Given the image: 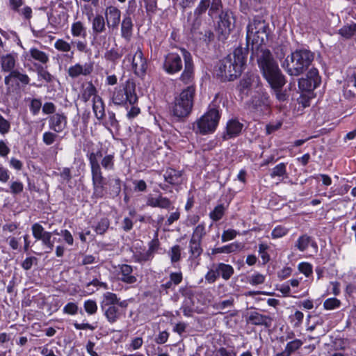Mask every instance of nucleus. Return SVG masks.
I'll return each mask as SVG.
<instances>
[{"label":"nucleus","instance_id":"f257e3e1","mask_svg":"<svg viewBox=\"0 0 356 356\" xmlns=\"http://www.w3.org/2000/svg\"><path fill=\"white\" fill-rule=\"evenodd\" d=\"M246 40L251 42L252 56L257 60L264 76L273 88H280L285 84L284 76L275 61L270 50L264 44L268 41L270 28L262 17H254L247 26Z\"/></svg>","mask_w":356,"mask_h":356},{"label":"nucleus","instance_id":"f03ea898","mask_svg":"<svg viewBox=\"0 0 356 356\" xmlns=\"http://www.w3.org/2000/svg\"><path fill=\"white\" fill-rule=\"evenodd\" d=\"M89 163L91 169L92 182L93 193L92 198H103L107 193L106 180L104 177L101 169L99 159L101 160V165L106 170H113L114 169V156L113 154H107L102 157V153L100 150L96 152H91L88 154Z\"/></svg>","mask_w":356,"mask_h":356},{"label":"nucleus","instance_id":"7ed1b4c3","mask_svg":"<svg viewBox=\"0 0 356 356\" xmlns=\"http://www.w3.org/2000/svg\"><path fill=\"white\" fill-rule=\"evenodd\" d=\"M248 51L241 47L236 48L232 54L222 59L216 69V74L222 81H231L239 76Z\"/></svg>","mask_w":356,"mask_h":356},{"label":"nucleus","instance_id":"20e7f679","mask_svg":"<svg viewBox=\"0 0 356 356\" xmlns=\"http://www.w3.org/2000/svg\"><path fill=\"white\" fill-rule=\"evenodd\" d=\"M314 58V54L309 50H296L285 58L282 66L289 75L299 76L309 67Z\"/></svg>","mask_w":356,"mask_h":356},{"label":"nucleus","instance_id":"39448f33","mask_svg":"<svg viewBox=\"0 0 356 356\" xmlns=\"http://www.w3.org/2000/svg\"><path fill=\"white\" fill-rule=\"evenodd\" d=\"M195 94V88L190 85L177 95L171 108L172 115L178 119L187 117L192 111Z\"/></svg>","mask_w":356,"mask_h":356},{"label":"nucleus","instance_id":"423d86ee","mask_svg":"<svg viewBox=\"0 0 356 356\" xmlns=\"http://www.w3.org/2000/svg\"><path fill=\"white\" fill-rule=\"evenodd\" d=\"M220 118L219 111L215 105H209L208 111L196 121L193 129L202 134L212 133L216 130Z\"/></svg>","mask_w":356,"mask_h":356},{"label":"nucleus","instance_id":"0eeeda50","mask_svg":"<svg viewBox=\"0 0 356 356\" xmlns=\"http://www.w3.org/2000/svg\"><path fill=\"white\" fill-rule=\"evenodd\" d=\"M222 9V0H200L194 10L195 19L191 24V31H195L199 29L201 24V17L207 10H208L209 16L213 18V16L217 15Z\"/></svg>","mask_w":356,"mask_h":356},{"label":"nucleus","instance_id":"6e6552de","mask_svg":"<svg viewBox=\"0 0 356 356\" xmlns=\"http://www.w3.org/2000/svg\"><path fill=\"white\" fill-rule=\"evenodd\" d=\"M111 99L116 105H123L127 102L134 105L138 102L135 84L127 81L124 84L115 88L111 95Z\"/></svg>","mask_w":356,"mask_h":356},{"label":"nucleus","instance_id":"1a4fd4ad","mask_svg":"<svg viewBox=\"0 0 356 356\" xmlns=\"http://www.w3.org/2000/svg\"><path fill=\"white\" fill-rule=\"evenodd\" d=\"M218 27V40H226L231 31L235 26V17L232 11L229 9L220 10Z\"/></svg>","mask_w":356,"mask_h":356},{"label":"nucleus","instance_id":"9d476101","mask_svg":"<svg viewBox=\"0 0 356 356\" xmlns=\"http://www.w3.org/2000/svg\"><path fill=\"white\" fill-rule=\"evenodd\" d=\"M321 83V78L316 68L311 69L307 74L306 78H302L298 81L299 88L302 90L312 91Z\"/></svg>","mask_w":356,"mask_h":356},{"label":"nucleus","instance_id":"9b49d317","mask_svg":"<svg viewBox=\"0 0 356 356\" xmlns=\"http://www.w3.org/2000/svg\"><path fill=\"white\" fill-rule=\"evenodd\" d=\"M182 60L176 53H169L165 56L163 64V70L168 74H173L182 69Z\"/></svg>","mask_w":356,"mask_h":356},{"label":"nucleus","instance_id":"f8f14e48","mask_svg":"<svg viewBox=\"0 0 356 356\" xmlns=\"http://www.w3.org/2000/svg\"><path fill=\"white\" fill-rule=\"evenodd\" d=\"M181 51L184 59V70L180 76V81L184 84H191L194 79L193 63L191 54L185 49Z\"/></svg>","mask_w":356,"mask_h":356},{"label":"nucleus","instance_id":"ddd939ff","mask_svg":"<svg viewBox=\"0 0 356 356\" xmlns=\"http://www.w3.org/2000/svg\"><path fill=\"white\" fill-rule=\"evenodd\" d=\"M94 70V63L92 62L85 63L81 64L76 63L71 65L67 70L68 76L74 79L80 76H90Z\"/></svg>","mask_w":356,"mask_h":356},{"label":"nucleus","instance_id":"4468645a","mask_svg":"<svg viewBox=\"0 0 356 356\" xmlns=\"http://www.w3.org/2000/svg\"><path fill=\"white\" fill-rule=\"evenodd\" d=\"M246 322L253 325L264 326L268 328L271 326L273 318L257 311H250L246 314Z\"/></svg>","mask_w":356,"mask_h":356},{"label":"nucleus","instance_id":"2eb2a0df","mask_svg":"<svg viewBox=\"0 0 356 356\" xmlns=\"http://www.w3.org/2000/svg\"><path fill=\"white\" fill-rule=\"evenodd\" d=\"M132 67L138 76H142L146 72L147 63L140 47L137 49L132 57Z\"/></svg>","mask_w":356,"mask_h":356},{"label":"nucleus","instance_id":"dca6fc26","mask_svg":"<svg viewBox=\"0 0 356 356\" xmlns=\"http://www.w3.org/2000/svg\"><path fill=\"white\" fill-rule=\"evenodd\" d=\"M118 279L126 284H134L137 282V276L134 273L133 267L128 264H122L118 266Z\"/></svg>","mask_w":356,"mask_h":356},{"label":"nucleus","instance_id":"f3484780","mask_svg":"<svg viewBox=\"0 0 356 356\" xmlns=\"http://www.w3.org/2000/svg\"><path fill=\"white\" fill-rule=\"evenodd\" d=\"M180 293L185 299L181 306L184 315L186 316H191L193 311L194 302L193 300V293L192 290L188 287H183L179 289Z\"/></svg>","mask_w":356,"mask_h":356},{"label":"nucleus","instance_id":"a211bd4d","mask_svg":"<svg viewBox=\"0 0 356 356\" xmlns=\"http://www.w3.org/2000/svg\"><path fill=\"white\" fill-rule=\"evenodd\" d=\"M105 16L107 26L113 29H117L121 18V11L115 6H110L106 8Z\"/></svg>","mask_w":356,"mask_h":356},{"label":"nucleus","instance_id":"6ab92c4d","mask_svg":"<svg viewBox=\"0 0 356 356\" xmlns=\"http://www.w3.org/2000/svg\"><path fill=\"white\" fill-rule=\"evenodd\" d=\"M12 79H17L21 83L27 85L29 83L30 79L26 74L21 73L19 70H15L10 72V74L5 76L4 83L7 86V92L10 93L13 89V86L10 83Z\"/></svg>","mask_w":356,"mask_h":356},{"label":"nucleus","instance_id":"aec40b11","mask_svg":"<svg viewBox=\"0 0 356 356\" xmlns=\"http://www.w3.org/2000/svg\"><path fill=\"white\" fill-rule=\"evenodd\" d=\"M67 117L63 113H54L49 118V126L56 133L62 132L67 126Z\"/></svg>","mask_w":356,"mask_h":356},{"label":"nucleus","instance_id":"412c9836","mask_svg":"<svg viewBox=\"0 0 356 356\" xmlns=\"http://www.w3.org/2000/svg\"><path fill=\"white\" fill-rule=\"evenodd\" d=\"M243 127V124L236 118L229 120L226 126V132L223 136L224 139H229L238 136Z\"/></svg>","mask_w":356,"mask_h":356},{"label":"nucleus","instance_id":"4be33fe9","mask_svg":"<svg viewBox=\"0 0 356 356\" xmlns=\"http://www.w3.org/2000/svg\"><path fill=\"white\" fill-rule=\"evenodd\" d=\"M146 205L152 207L168 209L172 205V202L168 197L162 195L153 197L152 195H148Z\"/></svg>","mask_w":356,"mask_h":356},{"label":"nucleus","instance_id":"5701e85b","mask_svg":"<svg viewBox=\"0 0 356 356\" xmlns=\"http://www.w3.org/2000/svg\"><path fill=\"white\" fill-rule=\"evenodd\" d=\"M134 24L129 15L124 16L121 23V36L127 41H129L133 34Z\"/></svg>","mask_w":356,"mask_h":356},{"label":"nucleus","instance_id":"b1692460","mask_svg":"<svg viewBox=\"0 0 356 356\" xmlns=\"http://www.w3.org/2000/svg\"><path fill=\"white\" fill-rule=\"evenodd\" d=\"M106 320L111 324L116 323L122 316V311L117 307H106L102 309Z\"/></svg>","mask_w":356,"mask_h":356},{"label":"nucleus","instance_id":"393cba45","mask_svg":"<svg viewBox=\"0 0 356 356\" xmlns=\"http://www.w3.org/2000/svg\"><path fill=\"white\" fill-rule=\"evenodd\" d=\"M181 172L173 168H168L163 175L164 179L171 185H179L181 183Z\"/></svg>","mask_w":356,"mask_h":356},{"label":"nucleus","instance_id":"a878e982","mask_svg":"<svg viewBox=\"0 0 356 356\" xmlns=\"http://www.w3.org/2000/svg\"><path fill=\"white\" fill-rule=\"evenodd\" d=\"M242 248H243V245L241 243L235 242V243H230L229 245H224L220 248H213L211 250V254H219V253L229 254V253L236 252L241 250L242 249Z\"/></svg>","mask_w":356,"mask_h":356},{"label":"nucleus","instance_id":"bb28decb","mask_svg":"<svg viewBox=\"0 0 356 356\" xmlns=\"http://www.w3.org/2000/svg\"><path fill=\"white\" fill-rule=\"evenodd\" d=\"M92 110L95 117L99 120L102 119L105 115L104 104L102 99L99 96H95L92 98Z\"/></svg>","mask_w":356,"mask_h":356},{"label":"nucleus","instance_id":"cd10ccee","mask_svg":"<svg viewBox=\"0 0 356 356\" xmlns=\"http://www.w3.org/2000/svg\"><path fill=\"white\" fill-rule=\"evenodd\" d=\"M188 248L191 259H197L203 252L202 241L191 238L189 241Z\"/></svg>","mask_w":356,"mask_h":356},{"label":"nucleus","instance_id":"c85d7f7f","mask_svg":"<svg viewBox=\"0 0 356 356\" xmlns=\"http://www.w3.org/2000/svg\"><path fill=\"white\" fill-rule=\"evenodd\" d=\"M259 78L254 74H246L240 81L241 90L250 88L254 85H257Z\"/></svg>","mask_w":356,"mask_h":356},{"label":"nucleus","instance_id":"c756f323","mask_svg":"<svg viewBox=\"0 0 356 356\" xmlns=\"http://www.w3.org/2000/svg\"><path fill=\"white\" fill-rule=\"evenodd\" d=\"M15 58L13 55L9 54H6L5 56H3L1 58V65L2 70L4 72H10L14 70V67L15 66Z\"/></svg>","mask_w":356,"mask_h":356},{"label":"nucleus","instance_id":"7c9ffc66","mask_svg":"<svg viewBox=\"0 0 356 356\" xmlns=\"http://www.w3.org/2000/svg\"><path fill=\"white\" fill-rule=\"evenodd\" d=\"M71 33L74 38H85L87 35L86 27L83 22H75L72 24Z\"/></svg>","mask_w":356,"mask_h":356},{"label":"nucleus","instance_id":"2f4dec72","mask_svg":"<svg viewBox=\"0 0 356 356\" xmlns=\"http://www.w3.org/2000/svg\"><path fill=\"white\" fill-rule=\"evenodd\" d=\"M217 271L218 273V275H221L222 277L228 280L234 274V268L232 266L229 264H225L224 263H220L216 266Z\"/></svg>","mask_w":356,"mask_h":356},{"label":"nucleus","instance_id":"473e14b6","mask_svg":"<svg viewBox=\"0 0 356 356\" xmlns=\"http://www.w3.org/2000/svg\"><path fill=\"white\" fill-rule=\"evenodd\" d=\"M116 303H118V298L116 294L111 292H106L103 295L101 308L104 309L106 307H114L116 306Z\"/></svg>","mask_w":356,"mask_h":356},{"label":"nucleus","instance_id":"72a5a7b5","mask_svg":"<svg viewBox=\"0 0 356 356\" xmlns=\"http://www.w3.org/2000/svg\"><path fill=\"white\" fill-rule=\"evenodd\" d=\"M228 207V204L225 205L224 204H219L214 207L213 210L209 213L210 218L213 221H218L225 215V211Z\"/></svg>","mask_w":356,"mask_h":356},{"label":"nucleus","instance_id":"f704fd0d","mask_svg":"<svg viewBox=\"0 0 356 356\" xmlns=\"http://www.w3.org/2000/svg\"><path fill=\"white\" fill-rule=\"evenodd\" d=\"M29 53L33 59L42 64H46L49 61V56L44 51L37 48H31Z\"/></svg>","mask_w":356,"mask_h":356},{"label":"nucleus","instance_id":"c9c22d12","mask_svg":"<svg viewBox=\"0 0 356 356\" xmlns=\"http://www.w3.org/2000/svg\"><path fill=\"white\" fill-rule=\"evenodd\" d=\"M121 182L120 178H115L110 181L108 193L111 197H115L120 193Z\"/></svg>","mask_w":356,"mask_h":356},{"label":"nucleus","instance_id":"e433bc0d","mask_svg":"<svg viewBox=\"0 0 356 356\" xmlns=\"http://www.w3.org/2000/svg\"><path fill=\"white\" fill-rule=\"evenodd\" d=\"M92 31L99 34L105 31V21L103 16L96 15L92 20Z\"/></svg>","mask_w":356,"mask_h":356},{"label":"nucleus","instance_id":"4c0bfd02","mask_svg":"<svg viewBox=\"0 0 356 356\" xmlns=\"http://www.w3.org/2000/svg\"><path fill=\"white\" fill-rule=\"evenodd\" d=\"M339 33L343 38L349 39L356 33V24H347L339 30Z\"/></svg>","mask_w":356,"mask_h":356},{"label":"nucleus","instance_id":"58836bf2","mask_svg":"<svg viewBox=\"0 0 356 356\" xmlns=\"http://www.w3.org/2000/svg\"><path fill=\"white\" fill-rule=\"evenodd\" d=\"M311 242V237L307 234H304L298 238L295 244V247L297 248L300 251L303 252L309 247Z\"/></svg>","mask_w":356,"mask_h":356},{"label":"nucleus","instance_id":"ea45409f","mask_svg":"<svg viewBox=\"0 0 356 356\" xmlns=\"http://www.w3.org/2000/svg\"><path fill=\"white\" fill-rule=\"evenodd\" d=\"M97 90L95 86L89 82L86 87L83 89L81 98L84 102H88L92 97L97 96L96 95Z\"/></svg>","mask_w":356,"mask_h":356},{"label":"nucleus","instance_id":"a19ab883","mask_svg":"<svg viewBox=\"0 0 356 356\" xmlns=\"http://www.w3.org/2000/svg\"><path fill=\"white\" fill-rule=\"evenodd\" d=\"M206 234H207V232H206L205 224L204 223H201V224H199L198 225H197L194 228L193 234H192V236H191V238H193V239H195V240H199V241H202V238L206 235Z\"/></svg>","mask_w":356,"mask_h":356},{"label":"nucleus","instance_id":"79ce46f5","mask_svg":"<svg viewBox=\"0 0 356 356\" xmlns=\"http://www.w3.org/2000/svg\"><path fill=\"white\" fill-rule=\"evenodd\" d=\"M110 226V221L108 218H102L94 227L95 231L97 234H104Z\"/></svg>","mask_w":356,"mask_h":356},{"label":"nucleus","instance_id":"37998d69","mask_svg":"<svg viewBox=\"0 0 356 356\" xmlns=\"http://www.w3.org/2000/svg\"><path fill=\"white\" fill-rule=\"evenodd\" d=\"M122 53L118 49L112 48L107 51L104 54V58L106 60L115 63L121 58Z\"/></svg>","mask_w":356,"mask_h":356},{"label":"nucleus","instance_id":"c03bdc74","mask_svg":"<svg viewBox=\"0 0 356 356\" xmlns=\"http://www.w3.org/2000/svg\"><path fill=\"white\" fill-rule=\"evenodd\" d=\"M269 248L270 247L267 244L261 243L259 245L258 252L264 264H267L270 259L268 253Z\"/></svg>","mask_w":356,"mask_h":356},{"label":"nucleus","instance_id":"a18cd8bd","mask_svg":"<svg viewBox=\"0 0 356 356\" xmlns=\"http://www.w3.org/2000/svg\"><path fill=\"white\" fill-rule=\"evenodd\" d=\"M52 233L49 232L44 236H42L39 241H42V245L48 249L46 252L49 253L53 250L54 241L51 239Z\"/></svg>","mask_w":356,"mask_h":356},{"label":"nucleus","instance_id":"49530a36","mask_svg":"<svg viewBox=\"0 0 356 356\" xmlns=\"http://www.w3.org/2000/svg\"><path fill=\"white\" fill-rule=\"evenodd\" d=\"M303 344V342L300 339H294L286 343L285 350L290 355L295 351L298 350Z\"/></svg>","mask_w":356,"mask_h":356},{"label":"nucleus","instance_id":"de8ad7c7","mask_svg":"<svg viewBox=\"0 0 356 356\" xmlns=\"http://www.w3.org/2000/svg\"><path fill=\"white\" fill-rule=\"evenodd\" d=\"M54 47L56 50L62 52L71 51L72 45L63 39H58L54 43Z\"/></svg>","mask_w":356,"mask_h":356},{"label":"nucleus","instance_id":"09e8293b","mask_svg":"<svg viewBox=\"0 0 356 356\" xmlns=\"http://www.w3.org/2000/svg\"><path fill=\"white\" fill-rule=\"evenodd\" d=\"M33 236L36 240H39L42 236H44L49 232L44 229L43 227L39 223H34L32 227Z\"/></svg>","mask_w":356,"mask_h":356},{"label":"nucleus","instance_id":"8fccbe9b","mask_svg":"<svg viewBox=\"0 0 356 356\" xmlns=\"http://www.w3.org/2000/svg\"><path fill=\"white\" fill-rule=\"evenodd\" d=\"M181 251V249L179 245H175L171 248L168 254L170 257V260L172 263H175L180 260Z\"/></svg>","mask_w":356,"mask_h":356},{"label":"nucleus","instance_id":"3c124183","mask_svg":"<svg viewBox=\"0 0 356 356\" xmlns=\"http://www.w3.org/2000/svg\"><path fill=\"white\" fill-rule=\"evenodd\" d=\"M340 305L341 301L336 298H327L323 302V307L327 310L339 308Z\"/></svg>","mask_w":356,"mask_h":356},{"label":"nucleus","instance_id":"603ef678","mask_svg":"<svg viewBox=\"0 0 356 356\" xmlns=\"http://www.w3.org/2000/svg\"><path fill=\"white\" fill-rule=\"evenodd\" d=\"M286 165L284 163H280L272 169L270 177H280L286 174Z\"/></svg>","mask_w":356,"mask_h":356},{"label":"nucleus","instance_id":"864d4df0","mask_svg":"<svg viewBox=\"0 0 356 356\" xmlns=\"http://www.w3.org/2000/svg\"><path fill=\"white\" fill-rule=\"evenodd\" d=\"M214 356H237L236 352L233 348L220 347L216 350Z\"/></svg>","mask_w":356,"mask_h":356},{"label":"nucleus","instance_id":"5fc2aeb1","mask_svg":"<svg viewBox=\"0 0 356 356\" xmlns=\"http://www.w3.org/2000/svg\"><path fill=\"white\" fill-rule=\"evenodd\" d=\"M84 309L86 312L90 314H95L97 311V305L95 300H88L84 302Z\"/></svg>","mask_w":356,"mask_h":356},{"label":"nucleus","instance_id":"6e6d98bb","mask_svg":"<svg viewBox=\"0 0 356 356\" xmlns=\"http://www.w3.org/2000/svg\"><path fill=\"white\" fill-rule=\"evenodd\" d=\"M37 73L39 77L47 83L51 82L54 79V76L43 67L40 66L38 67Z\"/></svg>","mask_w":356,"mask_h":356},{"label":"nucleus","instance_id":"4d7b16f0","mask_svg":"<svg viewBox=\"0 0 356 356\" xmlns=\"http://www.w3.org/2000/svg\"><path fill=\"white\" fill-rule=\"evenodd\" d=\"M79 307L75 302H68L63 309L64 314L68 315H76L78 313Z\"/></svg>","mask_w":356,"mask_h":356},{"label":"nucleus","instance_id":"13d9d810","mask_svg":"<svg viewBox=\"0 0 356 356\" xmlns=\"http://www.w3.org/2000/svg\"><path fill=\"white\" fill-rule=\"evenodd\" d=\"M234 298H231L229 299L221 301L218 303H216L214 307L217 309L224 311L227 308H231L234 305Z\"/></svg>","mask_w":356,"mask_h":356},{"label":"nucleus","instance_id":"bf43d9fd","mask_svg":"<svg viewBox=\"0 0 356 356\" xmlns=\"http://www.w3.org/2000/svg\"><path fill=\"white\" fill-rule=\"evenodd\" d=\"M57 137L58 136L56 134L51 131H46L43 134L42 141L47 145H50L56 141Z\"/></svg>","mask_w":356,"mask_h":356},{"label":"nucleus","instance_id":"052dcab7","mask_svg":"<svg viewBox=\"0 0 356 356\" xmlns=\"http://www.w3.org/2000/svg\"><path fill=\"white\" fill-rule=\"evenodd\" d=\"M265 281V277L264 275L260 274V273H256L254 275H252L248 278V282L252 285H258L263 284Z\"/></svg>","mask_w":356,"mask_h":356},{"label":"nucleus","instance_id":"680f3d73","mask_svg":"<svg viewBox=\"0 0 356 356\" xmlns=\"http://www.w3.org/2000/svg\"><path fill=\"white\" fill-rule=\"evenodd\" d=\"M10 123L0 115V134L5 135L10 131Z\"/></svg>","mask_w":356,"mask_h":356},{"label":"nucleus","instance_id":"e2e57ef3","mask_svg":"<svg viewBox=\"0 0 356 356\" xmlns=\"http://www.w3.org/2000/svg\"><path fill=\"white\" fill-rule=\"evenodd\" d=\"M288 233V229L283 226H277L272 231L271 235L273 238H277L285 236Z\"/></svg>","mask_w":356,"mask_h":356},{"label":"nucleus","instance_id":"0e129e2a","mask_svg":"<svg viewBox=\"0 0 356 356\" xmlns=\"http://www.w3.org/2000/svg\"><path fill=\"white\" fill-rule=\"evenodd\" d=\"M343 95L347 98H353L356 97V88L350 86L349 82L347 81L346 86L343 87Z\"/></svg>","mask_w":356,"mask_h":356},{"label":"nucleus","instance_id":"69168bd1","mask_svg":"<svg viewBox=\"0 0 356 356\" xmlns=\"http://www.w3.org/2000/svg\"><path fill=\"white\" fill-rule=\"evenodd\" d=\"M299 270L306 277H309L312 273V266L307 262H302L298 265Z\"/></svg>","mask_w":356,"mask_h":356},{"label":"nucleus","instance_id":"338daca9","mask_svg":"<svg viewBox=\"0 0 356 356\" xmlns=\"http://www.w3.org/2000/svg\"><path fill=\"white\" fill-rule=\"evenodd\" d=\"M238 232L234 229H229L225 230L222 234L221 240L222 242L232 240L236 236Z\"/></svg>","mask_w":356,"mask_h":356},{"label":"nucleus","instance_id":"774afa93","mask_svg":"<svg viewBox=\"0 0 356 356\" xmlns=\"http://www.w3.org/2000/svg\"><path fill=\"white\" fill-rule=\"evenodd\" d=\"M42 106V102L38 99H33L31 105L30 110L33 113V115H36L39 113Z\"/></svg>","mask_w":356,"mask_h":356}]
</instances>
